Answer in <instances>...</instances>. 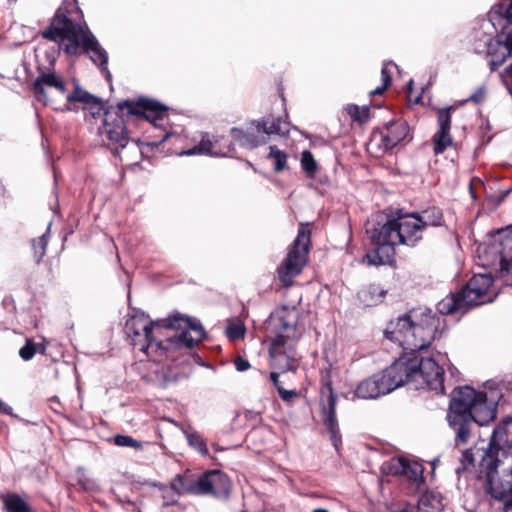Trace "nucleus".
<instances>
[{
	"label": "nucleus",
	"instance_id": "obj_14",
	"mask_svg": "<svg viewBox=\"0 0 512 512\" xmlns=\"http://www.w3.org/2000/svg\"><path fill=\"white\" fill-rule=\"evenodd\" d=\"M100 136L106 146L116 151L126 147L129 141L124 119L116 114L106 113Z\"/></svg>",
	"mask_w": 512,
	"mask_h": 512
},
{
	"label": "nucleus",
	"instance_id": "obj_56",
	"mask_svg": "<svg viewBox=\"0 0 512 512\" xmlns=\"http://www.w3.org/2000/svg\"><path fill=\"white\" fill-rule=\"evenodd\" d=\"M168 137H169V134L166 133L165 136L163 137L162 141L166 140Z\"/></svg>",
	"mask_w": 512,
	"mask_h": 512
},
{
	"label": "nucleus",
	"instance_id": "obj_40",
	"mask_svg": "<svg viewBox=\"0 0 512 512\" xmlns=\"http://www.w3.org/2000/svg\"><path fill=\"white\" fill-rule=\"evenodd\" d=\"M188 444L193 448H206L203 437L198 433H190L187 435Z\"/></svg>",
	"mask_w": 512,
	"mask_h": 512
},
{
	"label": "nucleus",
	"instance_id": "obj_34",
	"mask_svg": "<svg viewBox=\"0 0 512 512\" xmlns=\"http://www.w3.org/2000/svg\"><path fill=\"white\" fill-rule=\"evenodd\" d=\"M268 158L273 160L275 172H281L286 169L288 155L277 146L273 145L269 147Z\"/></svg>",
	"mask_w": 512,
	"mask_h": 512
},
{
	"label": "nucleus",
	"instance_id": "obj_4",
	"mask_svg": "<svg viewBox=\"0 0 512 512\" xmlns=\"http://www.w3.org/2000/svg\"><path fill=\"white\" fill-rule=\"evenodd\" d=\"M43 37L51 41H60L61 48L68 55H78L80 47L97 65L106 80L111 82L112 75L108 70V53L100 45L88 27L74 23L64 14L57 13L50 26L43 32Z\"/></svg>",
	"mask_w": 512,
	"mask_h": 512
},
{
	"label": "nucleus",
	"instance_id": "obj_54",
	"mask_svg": "<svg viewBox=\"0 0 512 512\" xmlns=\"http://www.w3.org/2000/svg\"><path fill=\"white\" fill-rule=\"evenodd\" d=\"M313 512H328V510L322 509V508H318V509L313 510Z\"/></svg>",
	"mask_w": 512,
	"mask_h": 512
},
{
	"label": "nucleus",
	"instance_id": "obj_10",
	"mask_svg": "<svg viewBox=\"0 0 512 512\" xmlns=\"http://www.w3.org/2000/svg\"><path fill=\"white\" fill-rule=\"evenodd\" d=\"M158 325L166 326L167 330L174 331L165 340L168 350L171 348H192L206 336L204 327L199 320L184 317L178 312L170 314Z\"/></svg>",
	"mask_w": 512,
	"mask_h": 512
},
{
	"label": "nucleus",
	"instance_id": "obj_57",
	"mask_svg": "<svg viewBox=\"0 0 512 512\" xmlns=\"http://www.w3.org/2000/svg\"><path fill=\"white\" fill-rule=\"evenodd\" d=\"M397 512H409V511L407 509H401V510H399Z\"/></svg>",
	"mask_w": 512,
	"mask_h": 512
},
{
	"label": "nucleus",
	"instance_id": "obj_7",
	"mask_svg": "<svg viewBox=\"0 0 512 512\" xmlns=\"http://www.w3.org/2000/svg\"><path fill=\"white\" fill-rule=\"evenodd\" d=\"M365 230L374 249L364 259L374 266L390 264L395 255V246L398 245L396 218L376 213L368 219Z\"/></svg>",
	"mask_w": 512,
	"mask_h": 512
},
{
	"label": "nucleus",
	"instance_id": "obj_28",
	"mask_svg": "<svg viewBox=\"0 0 512 512\" xmlns=\"http://www.w3.org/2000/svg\"><path fill=\"white\" fill-rule=\"evenodd\" d=\"M414 217H417L418 224L424 230L427 227H438L443 225V213L440 208L429 207L420 212H413Z\"/></svg>",
	"mask_w": 512,
	"mask_h": 512
},
{
	"label": "nucleus",
	"instance_id": "obj_47",
	"mask_svg": "<svg viewBox=\"0 0 512 512\" xmlns=\"http://www.w3.org/2000/svg\"><path fill=\"white\" fill-rule=\"evenodd\" d=\"M269 378L272 381L273 385L275 386L276 390L278 391V387H282L279 381V373L271 372Z\"/></svg>",
	"mask_w": 512,
	"mask_h": 512
},
{
	"label": "nucleus",
	"instance_id": "obj_11",
	"mask_svg": "<svg viewBox=\"0 0 512 512\" xmlns=\"http://www.w3.org/2000/svg\"><path fill=\"white\" fill-rule=\"evenodd\" d=\"M402 362H393L382 372L361 381L355 390V395L361 399H376L386 395L403 385L401 372Z\"/></svg>",
	"mask_w": 512,
	"mask_h": 512
},
{
	"label": "nucleus",
	"instance_id": "obj_37",
	"mask_svg": "<svg viewBox=\"0 0 512 512\" xmlns=\"http://www.w3.org/2000/svg\"><path fill=\"white\" fill-rule=\"evenodd\" d=\"M225 333L230 340H238L244 337L245 327L241 323H230Z\"/></svg>",
	"mask_w": 512,
	"mask_h": 512
},
{
	"label": "nucleus",
	"instance_id": "obj_32",
	"mask_svg": "<svg viewBox=\"0 0 512 512\" xmlns=\"http://www.w3.org/2000/svg\"><path fill=\"white\" fill-rule=\"evenodd\" d=\"M66 99L68 103L80 102L83 104L95 105L98 111L102 108L101 101L99 98L82 90L78 86L75 87V90L72 93L67 95Z\"/></svg>",
	"mask_w": 512,
	"mask_h": 512
},
{
	"label": "nucleus",
	"instance_id": "obj_49",
	"mask_svg": "<svg viewBox=\"0 0 512 512\" xmlns=\"http://www.w3.org/2000/svg\"><path fill=\"white\" fill-rule=\"evenodd\" d=\"M12 411V408L0 399V413L5 415H11Z\"/></svg>",
	"mask_w": 512,
	"mask_h": 512
},
{
	"label": "nucleus",
	"instance_id": "obj_15",
	"mask_svg": "<svg viewBox=\"0 0 512 512\" xmlns=\"http://www.w3.org/2000/svg\"><path fill=\"white\" fill-rule=\"evenodd\" d=\"M327 390L328 398L327 403L322 405L321 419L324 427L329 433L331 443L334 448H339L342 444L338 420L336 417V396L333 393L330 383H327L322 390V393Z\"/></svg>",
	"mask_w": 512,
	"mask_h": 512
},
{
	"label": "nucleus",
	"instance_id": "obj_27",
	"mask_svg": "<svg viewBox=\"0 0 512 512\" xmlns=\"http://www.w3.org/2000/svg\"><path fill=\"white\" fill-rule=\"evenodd\" d=\"M217 141L212 142L208 137L204 136L198 145L192 149L183 150L179 153L180 156H191L196 154H205L211 156H228L231 152L230 145L227 147V151H218L215 149Z\"/></svg>",
	"mask_w": 512,
	"mask_h": 512
},
{
	"label": "nucleus",
	"instance_id": "obj_38",
	"mask_svg": "<svg viewBox=\"0 0 512 512\" xmlns=\"http://www.w3.org/2000/svg\"><path fill=\"white\" fill-rule=\"evenodd\" d=\"M112 443L116 446L121 447H132V448H139V443L134 440L132 437L127 435H116L112 439Z\"/></svg>",
	"mask_w": 512,
	"mask_h": 512
},
{
	"label": "nucleus",
	"instance_id": "obj_45",
	"mask_svg": "<svg viewBox=\"0 0 512 512\" xmlns=\"http://www.w3.org/2000/svg\"><path fill=\"white\" fill-rule=\"evenodd\" d=\"M381 79L383 84L388 86L391 84V72L389 71L387 64H385L381 69Z\"/></svg>",
	"mask_w": 512,
	"mask_h": 512
},
{
	"label": "nucleus",
	"instance_id": "obj_44",
	"mask_svg": "<svg viewBox=\"0 0 512 512\" xmlns=\"http://www.w3.org/2000/svg\"><path fill=\"white\" fill-rule=\"evenodd\" d=\"M234 364H235L236 370L239 372H244L250 368L249 361L243 357H237L234 360Z\"/></svg>",
	"mask_w": 512,
	"mask_h": 512
},
{
	"label": "nucleus",
	"instance_id": "obj_13",
	"mask_svg": "<svg viewBox=\"0 0 512 512\" xmlns=\"http://www.w3.org/2000/svg\"><path fill=\"white\" fill-rule=\"evenodd\" d=\"M484 254L483 265L498 266L501 272L512 270V225L497 231L494 240L479 248Z\"/></svg>",
	"mask_w": 512,
	"mask_h": 512
},
{
	"label": "nucleus",
	"instance_id": "obj_2",
	"mask_svg": "<svg viewBox=\"0 0 512 512\" xmlns=\"http://www.w3.org/2000/svg\"><path fill=\"white\" fill-rule=\"evenodd\" d=\"M430 309L413 310L390 321L384 330L387 339L397 343L406 353H418L426 349L440 335L445 327L444 316Z\"/></svg>",
	"mask_w": 512,
	"mask_h": 512
},
{
	"label": "nucleus",
	"instance_id": "obj_6",
	"mask_svg": "<svg viewBox=\"0 0 512 512\" xmlns=\"http://www.w3.org/2000/svg\"><path fill=\"white\" fill-rule=\"evenodd\" d=\"M497 296L490 274H475L459 293H450L437 304L441 314H465L470 308L492 302Z\"/></svg>",
	"mask_w": 512,
	"mask_h": 512
},
{
	"label": "nucleus",
	"instance_id": "obj_19",
	"mask_svg": "<svg viewBox=\"0 0 512 512\" xmlns=\"http://www.w3.org/2000/svg\"><path fill=\"white\" fill-rule=\"evenodd\" d=\"M452 109V107H446L438 110L439 128L432 138L433 152L436 155L442 154L453 143L450 135Z\"/></svg>",
	"mask_w": 512,
	"mask_h": 512
},
{
	"label": "nucleus",
	"instance_id": "obj_39",
	"mask_svg": "<svg viewBox=\"0 0 512 512\" xmlns=\"http://www.w3.org/2000/svg\"><path fill=\"white\" fill-rule=\"evenodd\" d=\"M35 353H36V347H35V344L31 340H27L26 344L23 347H21L19 350L20 357L25 361L32 359L33 356L35 355Z\"/></svg>",
	"mask_w": 512,
	"mask_h": 512
},
{
	"label": "nucleus",
	"instance_id": "obj_43",
	"mask_svg": "<svg viewBox=\"0 0 512 512\" xmlns=\"http://www.w3.org/2000/svg\"><path fill=\"white\" fill-rule=\"evenodd\" d=\"M346 112L354 121H358L361 123V116H360V107L355 104H349L346 107Z\"/></svg>",
	"mask_w": 512,
	"mask_h": 512
},
{
	"label": "nucleus",
	"instance_id": "obj_8",
	"mask_svg": "<svg viewBox=\"0 0 512 512\" xmlns=\"http://www.w3.org/2000/svg\"><path fill=\"white\" fill-rule=\"evenodd\" d=\"M162 320L152 321L144 312L136 311L125 324V334L131 345L154 360L168 353L166 342L159 338L162 330L166 329V326L158 325Z\"/></svg>",
	"mask_w": 512,
	"mask_h": 512
},
{
	"label": "nucleus",
	"instance_id": "obj_23",
	"mask_svg": "<svg viewBox=\"0 0 512 512\" xmlns=\"http://www.w3.org/2000/svg\"><path fill=\"white\" fill-rule=\"evenodd\" d=\"M45 87L57 89L61 94H65L66 88L62 78L55 73L43 72L33 83L34 97L38 102H47Z\"/></svg>",
	"mask_w": 512,
	"mask_h": 512
},
{
	"label": "nucleus",
	"instance_id": "obj_5",
	"mask_svg": "<svg viewBox=\"0 0 512 512\" xmlns=\"http://www.w3.org/2000/svg\"><path fill=\"white\" fill-rule=\"evenodd\" d=\"M480 473L484 475L485 492L512 509V453L508 450H484L480 460Z\"/></svg>",
	"mask_w": 512,
	"mask_h": 512
},
{
	"label": "nucleus",
	"instance_id": "obj_36",
	"mask_svg": "<svg viewBox=\"0 0 512 512\" xmlns=\"http://www.w3.org/2000/svg\"><path fill=\"white\" fill-rule=\"evenodd\" d=\"M301 167L303 171L310 177H313L317 171V163L313 154L309 150H304L301 153Z\"/></svg>",
	"mask_w": 512,
	"mask_h": 512
},
{
	"label": "nucleus",
	"instance_id": "obj_17",
	"mask_svg": "<svg viewBox=\"0 0 512 512\" xmlns=\"http://www.w3.org/2000/svg\"><path fill=\"white\" fill-rule=\"evenodd\" d=\"M201 495L213 494L227 497L231 488L229 478L220 470H211L200 476Z\"/></svg>",
	"mask_w": 512,
	"mask_h": 512
},
{
	"label": "nucleus",
	"instance_id": "obj_55",
	"mask_svg": "<svg viewBox=\"0 0 512 512\" xmlns=\"http://www.w3.org/2000/svg\"><path fill=\"white\" fill-rule=\"evenodd\" d=\"M412 85H413V80H410V81H409V83H408V88H409V90H411V89H412Z\"/></svg>",
	"mask_w": 512,
	"mask_h": 512
},
{
	"label": "nucleus",
	"instance_id": "obj_18",
	"mask_svg": "<svg viewBox=\"0 0 512 512\" xmlns=\"http://www.w3.org/2000/svg\"><path fill=\"white\" fill-rule=\"evenodd\" d=\"M389 471L395 475H404L410 481L420 486L424 483V467L416 460H410L404 456L393 458L389 462Z\"/></svg>",
	"mask_w": 512,
	"mask_h": 512
},
{
	"label": "nucleus",
	"instance_id": "obj_24",
	"mask_svg": "<svg viewBox=\"0 0 512 512\" xmlns=\"http://www.w3.org/2000/svg\"><path fill=\"white\" fill-rule=\"evenodd\" d=\"M488 18L496 32L507 30L512 25V0L493 7Z\"/></svg>",
	"mask_w": 512,
	"mask_h": 512
},
{
	"label": "nucleus",
	"instance_id": "obj_51",
	"mask_svg": "<svg viewBox=\"0 0 512 512\" xmlns=\"http://www.w3.org/2000/svg\"><path fill=\"white\" fill-rule=\"evenodd\" d=\"M388 88V85H385L382 83L381 86L375 88L374 90H372L370 92V95L374 96V95H380L382 94L386 89Z\"/></svg>",
	"mask_w": 512,
	"mask_h": 512
},
{
	"label": "nucleus",
	"instance_id": "obj_22",
	"mask_svg": "<svg viewBox=\"0 0 512 512\" xmlns=\"http://www.w3.org/2000/svg\"><path fill=\"white\" fill-rule=\"evenodd\" d=\"M408 134V125L403 121L386 123L379 131L380 147L391 150L397 146Z\"/></svg>",
	"mask_w": 512,
	"mask_h": 512
},
{
	"label": "nucleus",
	"instance_id": "obj_9",
	"mask_svg": "<svg viewBox=\"0 0 512 512\" xmlns=\"http://www.w3.org/2000/svg\"><path fill=\"white\" fill-rule=\"evenodd\" d=\"M440 359L434 357H421L418 353H404L395 362H402L399 376L403 378V385L409 382H418L437 394H444V369L439 364Z\"/></svg>",
	"mask_w": 512,
	"mask_h": 512
},
{
	"label": "nucleus",
	"instance_id": "obj_46",
	"mask_svg": "<svg viewBox=\"0 0 512 512\" xmlns=\"http://www.w3.org/2000/svg\"><path fill=\"white\" fill-rule=\"evenodd\" d=\"M79 482H80L81 486L83 487V489H85V490L91 491L95 488V483L93 480L83 479L80 477Z\"/></svg>",
	"mask_w": 512,
	"mask_h": 512
},
{
	"label": "nucleus",
	"instance_id": "obj_16",
	"mask_svg": "<svg viewBox=\"0 0 512 512\" xmlns=\"http://www.w3.org/2000/svg\"><path fill=\"white\" fill-rule=\"evenodd\" d=\"M412 213L396 218L398 245L415 247L422 239V227Z\"/></svg>",
	"mask_w": 512,
	"mask_h": 512
},
{
	"label": "nucleus",
	"instance_id": "obj_31",
	"mask_svg": "<svg viewBox=\"0 0 512 512\" xmlns=\"http://www.w3.org/2000/svg\"><path fill=\"white\" fill-rule=\"evenodd\" d=\"M418 504L422 509L433 511H440L444 506L442 495L435 491H426L423 493Z\"/></svg>",
	"mask_w": 512,
	"mask_h": 512
},
{
	"label": "nucleus",
	"instance_id": "obj_29",
	"mask_svg": "<svg viewBox=\"0 0 512 512\" xmlns=\"http://www.w3.org/2000/svg\"><path fill=\"white\" fill-rule=\"evenodd\" d=\"M385 294L386 291L383 288L378 285L371 284L362 288L358 292V298L364 306L371 307L381 303Z\"/></svg>",
	"mask_w": 512,
	"mask_h": 512
},
{
	"label": "nucleus",
	"instance_id": "obj_35",
	"mask_svg": "<svg viewBox=\"0 0 512 512\" xmlns=\"http://www.w3.org/2000/svg\"><path fill=\"white\" fill-rule=\"evenodd\" d=\"M48 234L49 228L47 229L46 233H44L42 236L32 240V250L34 253V258L37 263L41 261V259L46 253V247L48 244Z\"/></svg>",
	"mask_w": 512,
	"mask_h": 512
},
{
	"label": "nucleus",
	"instance_id": "obj_20",
	"mask_svg": "<svg viewBox=\"0 0 512 512\" xmlns=\"http://www.w3.org/2000/svg\"><path fill=\"white\" fill-rule=\"evenodd\" d=\"M165 491L171 494V498L166 500L167 503H175L177 497L182 494L201 495L200 477L195 478L189 473L177 475L171 482L170 488H165Z\"/></svg>",
	"mask_w": 512,
	"mask_h": 512
},
{
	"label": "nucleus",
	"instance_id": "obj_21",
	"mask_svg": "<svg viewBox=\"0 0 512 512\" xmlns=\"http://www.w3.org/2000/svg\"><path fill=\"white\" fill-rule=\"evenodd\" d=\"M230 133L233 140L238 142L240 146L248 149L256 148L267 142L258 121L252 122L246 130L234 127Z\"/></svg>",
	"mask_w": 512,
	"mask_h": 512
},
{
	"label": "nucleus",
	"instance_id": "obj_42",
	"mask_svg": "<svg viewBox=\"0 0 512 512\" xmlns=\"http://www.w3.org/2000/svg\"><path fill=\"white\" fill-rule=\"evenodd\" d=\"M484 99H485V89L483 86H481V87H478L477 90L473 94H471V96L469 97V99L467 101H472L475 104H479V103L483 102Z\"/></svg>",
	"mask_w": 512,
	"mask_h": 512
},
{
	"label": "nucleus",
	"instance_id": "obj_48",
	"mask_svg": "<svg viewBox=\"0 0 512 512\" xmlns=\"http://www.w3.org/2000/svg\"><path fill=\"white\" fill-rule=\"evenodd\" d=\"M369 112L370 109L368 106H363L360 108L361 123H364L369 119Z\"/></svg>",
	"mask_w": 512,
	"mask_h": 512
},
{
	"label": "nucleus",
	"instance_id": "obj_30",
	"mask_svg": "<svg viewBox=\"0 0 512 512\" xmlns=\"http://www.w3.org/2000/svg\"><path fill=\"white\" fill-rule=\"evenodd\" d=\"M512 423V418H506L500 422L494 429L490 437L487 448H512V442L507 441V425Z\"/></svg>",
	"mask_w": 512,
	"mask_h": 512
},
{
	"label": "nucleus",
	"instance_id": "obj_25",
	"mask_svg": "<svg viewBox=\"0 0 512 512\" xmlns=\"http://www.w3.org/2000/svg\"><path fill=\"white\" fill-rule=\"evenodd\" d=\"M137 107L142 110L145 118L155 126L157 121L163 120L167 116V107L152 99L140 98Z\"/></svg>",
	"mask_w": 512,
	"mask_h": 512
},
{
	"label": "nucleus",
	"instance_id": "obj_1",
	"mask_svg": "<svg viewBox=\"0 0 512 512\" xmlns=\"http://www.w3.org/2000/svg\"><path fill=\"white\" fill-rule=\"evenodd\" d=\"M502 397L500 387L494 382H487L480 391L470 386L453 390L447 419L456 434L457 445L467 443L472 423L484 426L495 419Z\"/></svg>",
	"mask_w": 512,
	"mask_h": 512
},
{
	"label": "nucleus",
	"instance_id": "obj_41",
	"mask_svg": "<svg viewBox=\"0 0 512 512\" xmlns=\"http://www.w3.org/2000/svg\"><path fill=\"white\" fill-rule=\"evenodd\" d=\"M278 394L284 402H291L298 396V392L296 390H286L283 387H278Z\"/></svg>",
	"mask_w": 512,
	"mask_h": 512
},
{
	"label": "nucleus",
	"instance_id": "obj_33",
	"mask_svg": "<svg viewBox=\"0 0 512 512\" xmlns=\"http://www.w3.org/2000/svg\"><path fill=\"white\" fill-rule=\"evenodd\" d=\"M4 505L8 512H31L27 502L17 494H8L4 497Z\"/></svg>",
	"mask_w": 512,
	"mask_h": 512
},
{
	"label": "nucleus",
	"instance_id": "obj_50",
	"mask_svg": "<svg viewBox=\"0 0 512 512\" xmlns=\"http://www.w3.org/2000/svg\"><path fill=\"white\" fill-rule=\"evenodd\" d=\"M165 488H168L167 486H160L161 489V497L163 498V504L164 505H171L172 503H167L166 500H169L171 498V494L169 492L165 491Z\"/></svg>",
	"mask_w": 512,
	"mask_h": 512
},
{
	"label": "nucleus",
	"instance_id": "obj_26",
	"mask_svg": "<svg viewBox=\"0 0 512 512\" xmlns=\"http://www.w3.org/2000/svg\"><path fill=\"white\" fill-rule=\"evenodd\" d=\"M258 123L266 139L271 135L286 136L289 133V123L279 116L268 115L258 120Z\"/></svg>",
	"mask_w": 512,
	"mask_h": 512
},
{
	"label": "nucleus",
	"instance_id": "obj_12",
	"mask_svg": "<svg viewBox=\"0 0 512 512\" xmlns=\"http://www.w3.org/2000/svg\"><path fill=\"white\" fill-rule=\"evenodd\" d=\"M309 243V233L304 230H299L293 247L277 269L278 278L283 286H290L293 279L301 273L307 261Z\"/></svg>",
	"mask_w": 512,
	"mask_h": 512
},
{
	"label": "nucleus",
	"instance_id": "obj_53",
	"mask_svg": "<svg viewBox=\"0 0 512 512\" xmlns=\"http://www.w3.org/2000/svg\"><path fill=\"white\" fill-rule=\"evenodd\" d=\"M123 106H127L131 113H138L139 112V111L132 110L131 105L128 102H124L123 104H119V108L120 109H123Z\"/></svg>",
	"mask_w": 512,
	"mask_h": 512
},
{
	"label": "nucleus",
	"instance_id": "obj_3",
	"mask_svg": "<svg viewBox=\"0 0 512 512\" xmlns=\"http://www.w3.org/2000/svg\"><path fill=\"white\" fill-rule=\"evenodd\" d=\"M299 313L283 307L265 321L266 337L270 340L269 355L272 367L280 372L295 371L300 362L296 344L302 332L298 328Z\"/></svg>",
	"mask_w": 512,
	"mask_h": 512
},
{
	"label": "nucleus",
	"instance_id": "obj_52",
	"mask_svg": "<svg viewBox=\"0 0 512 512\" xmlns=\"http://www.w3.org/2000/svg\"><path fill=\"white\" fill-rule=\"evenodd\" d=\"M472 450H465L463 453V459L464 461H467L469 464H473V458L471 456Z\"/></svg>",
	"mask_w": 512,
	"mask_h": 512
}]
</instances>
